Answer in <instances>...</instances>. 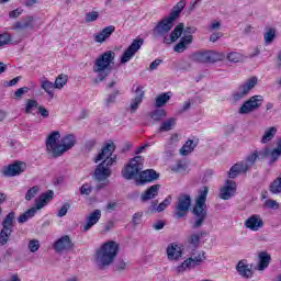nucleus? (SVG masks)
Returning a JSON list of instances; mask_svg holds the SVG:
<instances>
[{
  "label": "nucleus",
  "instance_id": "nucleus-1",
  "mask_svg": "<svg viewBox=\"0 0 281 281\" xmlns=\"http://www.w3.org/2000/svg\"><path fill=\"white\" fill-rule=\"evenodd\" d=\"M113 153H115V143H105L94 158V164L102 161L97 166L93 175L95 181L102 182L97 187L99 190L106 188L110 183L109 177H111V166L117 162V155H113Z\"/></svg>",
  "mask_w": 281,
  "mask_h": 281
},
{
  "label": "nucleus",
  "instance_id": "nucleus-2",
  "mask_svg": "<svg viewBox=\"0 0 281 281\" xmlns=\"http://www.w3.org/2000/svg\"><path fill=\"white\" fill-rule=\"evenodd\" d=\"M142 170H144L142 156H136L132 158L130 164L122 169L121 175L123 179H126V181L137 179L138 177L140 186H144V183H153V181H157L159 179V173L155 169Z\"/></svg>",
  "mask_w": 281,
  "mask_h": 281
},
{
  "label": "nucleus",
  "instance_id": "nucleus-3",
  "mask_svg": "<svg viewBox=\"0 0 281 281\" xmlns=\"http://www.w3.org/2000/svg\"><path fill=\"white\" fill-rule=\"evenodd\" d=\"M60 139V132H52L46 139V149L48 155L52 157H61L67 150H71L76 146V136L74 134H68Z\"/></svg>",
  "mask_w": 281,
  "mask_h": 281
},
{
  "label": "nucleus",
  "instance_id": "nucleus-4",
  "mask_svg": "<svg viewBox=\"0 0 281 281\" xmlns=\"http://www.w3.org/2000/svg\"><path fill=\"white\" fill-rule=\"evenodd\" d=\"M113 65H115V52L106 50L101 54L93 65V72L97 74V78L93 79V85L104 82L111 72L113 71Z\"/></svg>",
  "mask_w": 281,
  "mask_h": 281
},
{
  "label": "nucleus",
  "instance_id": "nucleus-5",
  "mask_svg": "<svg viewBox=\"0 0 281 281\" xmlns=\"http://www.w3.org/2000/svg\"><path fill=\"white\" fill-rule=\"evenodd\" d=\"M120 245L116 241H106L99 249H97L94 255V262L101 271H104L111 267L112 262H115L117 258V251Z\"/></svg>",
  "mask_w": 281,
  "mask_h": 281
},
{
  "label": "nucleus",
  "instance_id": "nucleus-6",
  "mask_svg": "<svg viewBox=\"0 0 281 281\" xmlns=\"http://www.w3.org/2000/svg\"><path fill=\"white\" fill-rule=\"evenodd\" d=\"M210 192V188L203 187L199 193L198 198L195 199V205L193 206V229H199V227L203 226V223H205V218H207V210L205 205V201H207V194Z\"/></svg>",
  "mask_w": 281,
  "mask_h": 281
},
{
  "label": "nucleus",
  "instance_id": "nucleus-7",
  "mask_svg": "<svg viewBox=\"0 0 281 281\" xmlns=\"http://www.w3.org/2000/svg\"><path fill=\"white\" fill-rule=\"evenodd\" d=\"M203 262H205V251L193 250L190 257L176 268V273H186V271H191V269L201 267Z\"/></svg>",
  "mask_w": 281,
  "mask_h": 281
},
{
  "label": "nucleus",
  "instance_id": "nucleus-8",
  "mask_svg": "<svg viewBox=\"0 0 281 281\" xmlns=\"http://www.w3.org/2000/svg\"><path fill=\"white\" fill-rule=\"evenodd\" d=\"M190 60L202 65L214 64L225 60V53H218L216 50L196 52L190 55Z\"/></svg>",
  "mask_w": 281,
  "mask_h": 281
},
{
  "label": "nucleus",
  "instance_id": "nucleus-9",
  "mask_svg": "<svg viewBox=\"0 0 281 281\" xmlns=\"http://www.w3.org/2000/svg\"><path fill=\"white\" fill-rule=\"evenodd\" d=\"M262 102H265V97L260 94L250 97L239 108L238 110L239 115H249V113H254V111H258V109L262 106Z\"/></svg>",
  "mask_w": 281,
  "mask_h": 281
},
{
  "label": "nucleus",
  "instance_id": "nucleus-10",
  "mask_svg": "<svg viewBox=\"0 0 281 281\" xmlns=\"http://www.w3.org/2000/svg\"><path fill=\"white\" fill-rule=\"evenodd\" d=\"M172 27H175V20L167 15L156 24V26L153 30V34L157 38H166V36H168Z\"/></svg>",
  "mask_w": 281,
  "mask_h": 281
},
{
  "label": "nucleus",
  "instance_id": "nucleus-11",
  "mask_svg": "<svg viewBox=\"0 0 281 281\" xmlns=\"http://www.w3.org/2000/svg\"><path fill=\"white\" fill-rule=\"evenodd\" d=\"M14 216V212H10L2 221V229L0 232V245H8V240H10V236L12 235Z\"/></svg>",
  "mask_w": 281,
  "mask_h": 281
},
{
  "label": "nucleus",
  "instance_id": "nucleus-12",
  "mask_svg": "<svg viewBox=\"0 0 281 281\" xmlns=\"http://www.w3.org/2000/svg\"><path fill=\"white\" fill-rule=\"evenodd\" d=\"M192 205V198L189 194H180L176 204L175 218H183Z\"/></svg>",
  "mask_w": 281,
  "mask_h": 281
},
{
  "label": "nucleus",
  "instance_id": "nucleus-13",
  "mask_svg": "<svg viewBox=\"0 0 281 281\" xmlns=\"http://www.w3.org/2000/svg\"><path fill=\"white\" fill-rule=\"evenodd\" d=\"M142 45H144V38H136L132 42V44L125 49L121 57V65H126V63L131 61V59L142 49Z\"/></svg>",
  "mask_w": 281,
  "mask_h": 281
},
{
  "label": "nucleus",
  "instance_id": "nucleus-14",
  "mask_svg": "<svg viewBox=\"0 0 281 281\" xmlns=\"http://www.w3.org/2000/svg\"><path fill=\"white\" fill-rule=\"evenodd\" d=\"M258 85V77H252L248 79L244 85L239 86L238 91L233 93L234 102H238V100H243L246 95L249 94V91L254 89Z\"/></svg>",
  "mask_w": 281,
  "mask_h": 281
},
{
  "label": "nucleus",
  "instance_id": "nucleus-15",
  "mask_svg": "<svg viewBox=\"0 0 281 281\" xmlns=\"http://www.w3.org/2000/svg\"><path fill=\"white\" fill-rule=\"evenodd\" d=\"M27 165L23 161H15L12 165H9L7 168L3 169L2 175L4 177H16L21 175V172H25Z\"/></svg>",
  "mask_w": 281,
  "mask_h": 281
},
{
  "label": "nucleus",
  "instance_id": "nucleus-16",
  "mask_svg": "<svg viewBox=\"0 0 281 281\" xmlns=\"http://www.w3.org/2000/svg\"><path fill=\"white\" fill-rule=\"evenodd\" d=\"M54 249L57 254L69 251V249H74V241L69 235H64L54 243Z\"/></svg>",
  "mask_w": 281,
  "mask_h": 281
},
{
  "label": "nucleus",
  "instance_id": "nucleus-17",
  "mask_svg": "<svg viewBox=\"0 0 281 281\" xmlns=\"http://www.w3.org/2000/svg\"><path fill=\"white\" fill-rule=\"evenodd\" d=\"M245 227L247 229H250V232H258L259 229H262V227H265V222L262 221V217H260V215L254 214L246 220Z\"/></svg>",
  "mask_w": 281,
  "mask_h": 281
},
{
  "label": "nucleus",
  "instance_id": "nucleus-18",
  "mask_svg": "<svg viewBox=\"0 0 281 281\" xmlns=\"http://www.w3.org/2000/svg\"><path fill=\"white\" fill-rule=\"evenodd\" d=\"M236 194V183L232 180L226 181V186L221 189L220 199L229 201Z\"/></svg>",
  "mask_w": 281,
  "mask_h": 281
},
{
  "label": "nucleus",
  "instance_id": "nucleus-19",
  "mask_svg": "<svg viewBox=\"0 0 281 281\" xmlns=\"http://www.w3.org/2000/svg\"><path fill=\"white\" fill-rule=\"evenodd\" d=\"M100 218H102V211L94 210L86 217V224L82 226V232H89L93 225H98Z\"/></svg>",
  "mask_w": 281,
  "mask_h": 281
},
{
  "label": "nucleus",
  "instance_id": "nucleus-20",
  "mask_svg": "<svg viewBox=\"0 0 281 281\" xmlns=\"http://www.w3.org/2000/svg\"><path fill=\"white\" fill-rule=\"evenodd\" d=\"M12 30L21 32L23 30H34V16L27 15L22 21H18L12 25Z\"/></svg>",
  "mask_w": 281,
  "mask_h": 281
},
{
  "label": "nucleus",
  "instance_id": "nucleus-21",
  "mask_svg": "<svg viewBox=\"0 0 281 281\" xmlns=\"http://www.w3.org/2000/svg\"><path fill=\"white\" fill-rule=\"evenodd\" d=\"M160 189L161 184H153L151 187L147 188L146 191L140 194V201L143 203H146V201H151V199H156V196H159Z\"/></svg>",
  "mask_w": 281,
  "mask_h": 281
},
{
  "label": "nucleus",
  "instance_id": "nucleus-22",
  "mask_svg": "<svg viewBox=\"0 0 281 281\" xmlns=\"http://www.w3.org/2000/svg\"><path fill=\"white\" fill-rule=\"evenodd\" d=\"M158 203L159 202L157 200L151 201L150 206L148 207V212L150 214L164 212V210H166V207L172 203V195H168L159 205H157Z\"/></svg>",
  "mask_w": 281,
  "mask_h": 281
},
{
  "label": "nucleus",
  "instance_id": "nucleus-23",
  "mask_svg": "<svg viewBox=\"0 0 281 281\" xmlns=\"http://www.w3.org/2000/svg\"><path fill=\"white\" fill-rule=\"evenodd\" d=\"M236 271L241 278H246L247 280H249V278H252L254 276V271H251V266L247 265V260L245 259L238 261L236 266Z\"/></svg>",
  "mask_w": 281,
  "mask_h": 281
},
{
  "label": "nucleus",
  "instance_id": "nucleus-24",
  "mask_svg": "<svg viewBox=\"0 0 281 281\" xmlns=\"http://www.w3.org/2000/svg\"><path fill=\"white\" fill-rule=\"evenodd\" d=\"M54 192L52 190H47L45 193H42L38 199L35 200V210H43L47 203L53 201Z\"/></svg>",
  "mask_w": 281,
  "mask_h": 281
},
{
  "label": "nucleus",
  "instance_id": "nucleus-25",
  "mask_svg": "<svg viewBox=\"0 0 281 281\" xmlns=\"http://www.w3.org/2000/svg\"><path fill=\"white\" fill-rule=\"evenodd\" d=\"M54 192L52 190H47L45 193H42L38 199L35 200V210H43L47 203L53 201Z\"/></svg>",
  "mask_w": 281,
  "mask_h": 281
},
{
  "label": "nucleus",
  "instance_id": "nucleus-26",
  "mask_svg": "<svg viewBox=\"0 0 281 281\" xmlns=\"http://www.w3.org/2000/svg\"><path fill=\"white\" fill-rule=\"evenodd\" d=\"M54 192L52 190H47L45 193H42L38 199L35 200V210H43L47 203L53 201Z\"/></svg>",
  "mask_w": 281,
  "mask_h": 281
},
{
  "label": "nucleus",
  "instance_id": "nucleus-27",
  "mask_svg": "<svg viewBox=\"0 0 281 281\" xmlns=\"http://www.w3.org/2000/svg\"><path fill=\"white\" fill-rule=\"evenodd\" d=\"M271 265V255L267 251L258 252L257 270L265 271Z\"/></svg>",
  "mask_w": 281,
  "mask_h": 281
},
{
  "label": "nucleus",
  "instance_id": "nucleus-28",
  "mask_svg": "<svg viewBox=\"0 0 281 281\" xmlns=\"http://www.w3.org/2000/svg\"><path fill=\"white\" fill-rule=\"evenodd\" d=\"M136 97L131 102V113H134L136 109H139L142 101L144 100V87L137 86L135 89Z\"/></svg>",
  "mask_w": 281,
  "mask_h": 281
},
{
  "label": "nucleus",
  "instance_id": "nucleus-29",
  "mask_svg": "<svg viewBox=\"0 0 281 281\" xmlns=\"http://www.w3.org/2000/svg\"><path fill=\"white\" fill-rule=\"evenodd\" d=\"M181 34H183V23L178 24L170 33L169 38H164V43L166 45H170V43H176V41H179V38H181Z\"/></svg>",
  "mask_w": 281,
  "mask_h": 281
},
{
  "label": "nucleus",
  "instance_id": "nucleus-30",
  "mask_svg": "<svg viewBox=\"0 0 281 281\" xmlns=\"http://www.w3.org/2000/svg\"><path fill=\"white\" fill-rule=\"evenodd\" d=\"M247 172H249L247 170V167L243 164V161H238L233 167H231L228 171V177L229 179H236L238 175H247Z\"/></svg>",
  "mask_w": 281,
  "mask_h": 281
},
{
  "label": "nucleus",
  "instance_id": "nucleus-31",
  "mask_svg": "<svg viewBox=\"0 0 281 281\" xmlns=\"http://www.w3.org/2000/svg\"><path fill=\"white\" fill-rule=\"evenodd\" d=\"M183 256V251H181V247L177 244H170L167 247V257L168 260H179Z\"/></svg>",
  "mask_w": 281,
  "mask_h": 281
},
{
  "label": "nucleus",
  "instance_id": "nucleus-32",
  "mask_svg": "<svg viewBox=\"0 0 281 281\" xmlns=\"http://www.w3.org/2000/svg\"><path fill=\"white\" fill-rule=\"evenodd\" d=\"M115 32V26L110 25L104 27L101 32L94 35L95 43H104L106 38H111V34Z\"/></svg>",
  "mask_w": 281,
  "mask_h": 281
},
{
  "label": "nucleus",
  "instance_id": "nucleus-33",
  "mask_svg": "<svg viewBox=\"0 0 281 281\" xmlns=\"http://www.w3.org/2000/svg\"><path fill=\"white\" fill-rule=\"evenodd\" d=\"M192 44V35H186L180 38V42L173 47L177 54H183L188 46Z\"/></svg>",
  "mask_w": 281,
  "mask_h": 281
},
{
  "label": "nucleus",
  "instance_id": "nucleus-34",
  "mask_svg": "<svg viewBox=\"0 0 281 281\" xmlns=\"http://www.w3.org/2000/svg\"><path fill=\"white\" fill-rule=\"evenodd\" d=\"M258 157H260V153L258 150L252 151L244 160H241V164H244V167L249 171L251 168H254L256 161L258 160Z\"/></svg>",
  "mask_w": 281,
  "mask_h": 281
},
{
  "label": "nucleus",
  "instance_id": "nucleus-35",
  "mask_svg": "<svg viewBox=\"0 0 281 281\" xmlns=\"http://www.w3.org/2000/svg\"><path fill=\"white\" fill-rule=\"evenodd\" d=\"M280 155L281 151H279L277 148H265L261 151H259V156L261 157V159H265L266 157H271V161H276L278 157H280Z\"/></svg>",
  "mask_w": 281,
  "mask_h": 281
},
{
  "label": "nucleus",
  "instance_id": "nucleus-36",
  "mask_svg": "<svg viewBox=\"0 0 281 281\" xmlns=\"http://www.w3.org/2000/svg\"><path fill=\"white\" fill-rule=\"evenodd\" d=\"M186 8V1L181 0L179 1L169 13V18H171L173 21H176L179 16H181V12H183V9Z\"/></svg>",
  "mask_w": 281,
  "mask_h": 281
},
{
  "label": "nucleus",
  "instance_id": "nucleus-37",
  "mask_svg": "<svg viewBox=\"0 0 281 281\" xmlns=\"http://www.w3.org/2000/svg\"><path fill=\"white\" fill-rule=\"evenodd\" d=\"M177 126V119L170 117L160 124L159 132L160 133H168V131H172Z\"/></svg>",
  "mask_w": 281,
  "mask_h": 281
},
{
  "label": "nucleus",
  "instance_id": "nucleus-38",
  "mask_svg": "<svg viewBox=\"0 0 281 281\" xmlns=\"http://www.w3.org/2000/svg\"><path fill=\"white\" fill-rule=\"evenodd\" d=\"M276 133H278V128L274 126L267 128L261 137V144H269L276 137Z\"/></svg>",
  "mask_w": 281,
  "mask_h": 281
},
{
  "label": "nucleus",
  "instance_id": "nucleus-39",
  "mask_svg": "<svg viewBox=\"0 0 281 281\" xmlns=\"http://www.w3.org/2000/svg\"><path fill=\"white\" fill-rule=\"evenodd\" d=\"M36 207H31L27 211H25L23 214H21L18 218V223H27L30 218H34L36 216Z\"/></svg>",
  "mask_w": 281,
  "mask_h": 281
},
{
  "label": "nucleus",
  "instance_id": "nucleus-40",
  "mask_svg": "<svg viewBox=\"0 0 281 281\" xmlns=\"http://www.w3.org/2000/svg\"><path fill=\"white\" fill-rule=\"evenodd\" d=\"M271 194H281V173L269 186Z\"/></svg>",
  "mask_w": 281,
  "mask_h": 281
},
{
  "label": "nucleus",
  "instance_id": "nucleus-41",
  "mask_svg": "<svg viewBox=\"0 0 281 281\" xmlns=\"http://www.w3.org/2000/svg\"><path fill=\"white\" fill-rule=\"evenodd\" d=\"M168 100H170V92H164L156 98L155 106L161 109V106L168 103Z\"/></svg>",
  "mask_w": 281,
  "mask_h": 281
},
{
  "label": "nucleus",
  "instance_id": "nucleus-42",
  "mask_svg": "<svg viewBox=\"0 0 281 281\" xmlns=\"http://www.w3.org/2000/svg\"><path fill=\"white\" fill-rule=\"evenodd\" d=\"M203 236H205V233L203 232L191 234L188 238L189 245H192L194 248L199 247V244L201 243Z\"/></svg>",
  "mask_w": 281,
  "mask_h": 281
},
{
  "label": "nucleus",
  "instance_id": "nucleus-43",
  "mask_svg": "<svg viewBox=\"0 0 281 281\" xmlns=\"http://www.w3.org/2000/svg\"><path fill=\"white\" fill-rule=\"evenodd\" d=\"M194 140L189 139L186 142V144L181 147L180 149V155H182L183 157H187V155H190V153H192V150H194Z\"/></svg>",
  "mask_w": 281,
  "mask_h": 281
},
{
  "label": "nucleus",
  "instance_id": "nucleus-44",
  "mask_svg": "<svg viewBox=\"0 0 281 281\" xmlns=\"http://www.w3.org/2000/svg\"><path fill=\"white\" fill-rule=\"evenodd\" d=\"M225 58H227V60H229V63H243V60H245V56H243V54L236 53V52L225 55Z\"/></svg>",
  "mask_w": 281,
  "mask_h": 281
},
{
  "label": "nucleus",
  "instance_id": "nucleus-45",
  "mask_svg": "<svg viewBox=\"0 0 281 281\" xmlns=\"http://www.w3.org/2000/svg\"><path fill=\"white\" fill-rule=\"evenodd\" d=\"M150 117H151V120H154V122H161V120H164V117H166V110L156 109L151 112Z\"/></svg>",
  "mask_w": 281,
  "mask_h": 281
},
{
  "label": "nucleus",
  "instance_id": "nucleus-46",
  "mask_svg": "<svg viewBox=\"0 0 281 281\" xmlns=\"http://www.w3.org/2000/svg\"><path fill=\"white\" fill-rule=\"evenodd\" d=\"M263 41L266 45H271V43L276 41V29H268V31L263 34Z\"/></svg>",
  "mask_w": 281,
  "mask_h": 281
},
{
  "label": "nucleus",
  "instance_id": "nucleus-47",
  "mask_svg": "<svg viewBox=\"0 0 281 281\" xmlns=\"http://www.w3.org/2000/svg\"><path fill=\"white\" fill-rule=\"evenodd\" d=\"M38 106H41V104H38L37 100L29 99L26 101V105H25V113L27 115H30V113H32V111H34V109H38Z\"/></svg>",
  "mask_w": 281,
  "mask_h": 281
},
{
  "label": "nucleus",
  "instance_id": "nucleus-48",
  "mask_svg": "<svg viewBox=\"0 0 281 281\" xmlns=\"http://www.w3.org/2000/svg\"><path fill=\"white\" fill-rule=\"evenodd\" d=\"M69 77L67 75H59L55 80V89H63L67 85Z\"/></svg>",
  "mask_w": 281,
  "mask_h": 281
},
{
  "label": "nucleus",
  "instance_id": "nucleus-49",
  "mask_svg": "<svg viewBox=\"0 0 281 281\" xmlns=\"http://www.w3.org/2000/svg\"><path fill=\"white\" fill-rule=\"evenodd\" d=\"M38 192H41V187L38 186L32 187L31 189L27 190L25 194V201H32V199H34V196H36Z\"/></svg>",
  "mask_w": 281,
  "mask_h": 281
},
{
  "label": "nucleus",
  "instance_id": "nucleus-50",
  "mask_svg": "<svg viewBox=\"0 0 281 281\" xmlns=\"http://www.w3.org/2000/svg\"><path fill=\"white\" fill-rule=\"evenodd\" d=\"M27 247L31 254H36L41 249V241L38 239H30Z\"/></svg>",
  "mask_w": 281,
  "mask_h": 281
},
{
  "label": "nucleus",
  "instance_id": "nucleus-51",
  "mask_svg": "<svg viewBox=\"0 0 281 281\" xmlns=\"http://www.w3.org/2000/svg\"><path fill=\"white\" fill-rule=\"evenodd\" d=\"M42 89H44V91H46V93H48V95H52V91H54V89H56V83H54L49 80H45L42 82Z\"/></svg>",
  "mask_w": 281,
  "mask_h": 281
},
{
  "label": "nucleus",
  "instance_id": "nucleus-52",
  "mask_svg": "<svg viewBox=\"0 0 281 281\" xmlns=\"http://www.w3.org/2000/svg\"><path fill=\"white\" fill-rule=\"evenodd\" d=\"M100 18V13L98 11H91L86 13V23H93V21H98Z\"/></svg>",
  "mask_w": 281,
  "mask_h": 281
},
{
  "label": "nucleus",
  "instance_id": "nucleus-53",
  "mask_svg": "<svg viewBox=\"0 0 281 281\" xmlns=\"http://www.w3.org/2000/svg\"><path fill=\"white\" fill-rule=\"evenodd\" d=\"M117 95H120V90H115L111 94H109L108 98L105 99L106 106H111V104H115V100Z\"/></svg>",
  "mask_w": 281,
  "mask_h": 281
},
{
  "label": "nucleus",
  "instance_id": "nucleus-54",
  "mask_svg": "<svg viewBox=\"0 0 281 281\" xmlns=\"http://www.w3.org/2000/svg\"><path fill=\"white\" fill-rule=\"evenodd\" d=\"M10 43H12V36H10V34H0V47H3V45H10Z\"/></svg>",
  "mask_w": 281,
  "mask_h": 281
},
{
  "label": "nucleus",
  "instance_id": "nucleus-55",
  "mask_svg": "<svg viewBox=\"0 0 281 281\" xmlns=\"http://www.w3.org/2000/svg\"><path fill=\"white\" fill-rule=\"evenodd\" d=\"M25 93H30V88L29 87H22V88L18 89L14 92V98L16 100H21V98H23V95H25Z\"/></svg>",
  "mask_w": 281,
  "mask_h": 281
},
{
  "label": "nucleus",
  "instance_id": "nucleus-56",
  "mask_svg": "<svg viewBox=\"0 0 281 281\" xmlns=\"http://www.w3.org/2000/svg\"><path fill=\"white\" fill-rule=\"evenodd\" d=\"M91 192H93V188L91 187V184L85 183L81 186L80 194L89 196V194H91Z\"/></svg>",
  "mask_w": 281,
  "mask_h": 281
},
{
  "label": "nucleus",
  "instance_id": "nucleus-57",
  "mask_svg": "<svg viewBox=\"0 0 281 281\" xmlns=\"http://www.w3.org/2000/svg\"><path fill=\"white\" fill-rule=\"evenodd\" d=\"M37 115H41V117L47 120V117H49V110L43 105H40L37 106Z\"/></svg>",
  "mask_w": 281,
  "mask_h": 281
},
{
  "label": "nucleus",
  "instance_id": "nucleus-58",
  "mask_svg": "<svg viewBox=\"0 0 281 281\" xmlns=\"http://www.w3.org/2000/svg\"><path fill=\"white\" fill-rule=\"evenodd\" d=\"M69 207H71V205L69 203H65L57 213V216L59 218H63V216H67V212H69Z\"/></svg>",
  "mask_w": 281,
  "mask_h": 281
},
{
  "label": "nucleus",
  "instance_id": "nucleus-59",
  "mask_svg": "<svg viewBox=\"0 0 281 281\" xmlns=\"http://www.w3.org/2000/svg\"><path fill=\"white\" fill-rule=\"evenodd\" d=\"M23 14V9H15L13 11L9 12V18L10 19H19Z\"/></svg>",
  "mask_w": 281,
  "mask_h": 281
},
{
  "label": "nucleus",
  "instance_id": "nucleus-60",
  "mask_svg": "<svg viewBox=\"0 0 281 281\" xmlns=\"http://www.w3.org/2000/svg\"><path fill=\"white\" fill-rule=\"evenodd\" d=\"M266 205H267L270 210H278V207H280V204H278V201H276V200H267V201H266Z\"/></svg>",
  "mask_w": 281,
  "mask_h": 281
},
{
  "label": "nucleus",
  "instance_id": "nucleus-61",
  "mask_svg": "<svg viewBox=\"0 0 281 281\" xmlns=\"http://www.w3.org/2000/svg\"><path fill=\"white\" fill-rule=\"evenodd\" d=\"M142 216H144L143 213H135L132 217L133 225H139L142 223Z\"/></svg>",
  "mask_w": 281,
  "mask_h": 281
},
{
  "label": "nucleus",
  "instance_id": "nucleus-62",
  "mask_svg": "<svg viewBox=\"0 0 281 281\" xmlns=\"http://www.w3.org/2000/svg\"><path fill=\"white\" fill-rule=\"evenodd\" d=\"M124 269H126V262L124 261H119L114 267V271H119V273H122Z\"/></svg>",
  "mask_w": 281,
  "mask_h": 281
},
{
  "label": "nucleus",
  "instance_id": "nucleus-63",
  "mask_svg": "<svg viewBox=\"0 0 281 281\" xmlns=\"http://www.w3.org/2000/svg\"><path fill=\"white\" fill-rule=\"evenodd\" d=\"M161 63H164V60L161 59H155L150 65H149V71H155V69H157L159 67V65H161Z\"/></svg>",
  "mask_w": 281,
  "mask_h": 281
},
{
  "label": "nucleus",
  "instance_id": "nucleus-64",
  "mask_svg": "<svg viewBox=\"0 0 281 281\" xmlns=\"http://www.w3.org/2000/svg\"><path fill=\"white\" fill-rule=\"evenodd\" d=\"M164 227H166V223H164V221H158L157 223L153 224V229L156 232L164 229Z\"/></svg>",
  "mask_w": 281,
  "mask_h": 281
}]
</instances>
